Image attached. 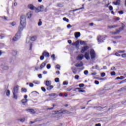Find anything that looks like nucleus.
Instances as JSON below:
<instances>
[{
    "instance_id": "obj_24",
    "label": "nucleus",
    "mask_w": 126,
    "mask_h": 126,
    "mask_svg": "<svg viewBox=\"0 0 126 126\" xmlns=\"http://www.w3.org/2000/svg\"><path fill=\"white\" fill-rule=\"evenodd\" d=\"M56 6H57V7H63V3H59Z\"/></svg>"
},
{
    "instance_id": "obj_5",
    "label": "nucleus",
    "mask_w": 126,
    "mask_h": 126,
    "mask_svg": "<svg viewBox=\"0 0 126 126\" xmlns=\"http://www.w3.org/2000/svg\"><path fill=\"white\" fill-rule=\"evenodd\" d=\"M54 114H61V113H62V114H71V112H70V111H68L66 110H63L61 112L60 110L58 111H54Z\"/></svg>"
},
{
    "instance_id": "obj_58",
    "label": "nucleus",
    "mask_w": 126,
    "mask_h": 126,
    "mask_svg": "<svg viewBox=\"0 0 126 126\" xmlns=\"http://www.w3.org/2000/svg\"><path fill=\"white\" fill-rule=\"evenodd\" d=\"M38 26H41L42 25V22L39 21L38 23Z\"/></svg>"
},
{
    "instance_id": "obj_20",
    "label": "nucleus",
    "mask_w": 126,
    "mask_h": 126,
    "mask_svg": "<svg viewBox=\"0 0 126 126\" xmlns=\"http://www.w3.org/2000/svg\"><path fill=\"white\" fill-rule=\"evenodd\" d=\"M48 96H49L50 97H55L56 96H58V94H48Z\"/></svg>"
},
{
    "instance_id": "obj_47",
    "label": "nucleus",
    "mask_w": 126,
    "mask_h": 126,
    "mask_svg": "<svg viewBox=\"0 0 126 126\" xmlns=\"http://www.w3.org/2000/svg\"><path fill=\"white\" fill-rule=\"evenodd\" d=\"M29 86H30V87H34V84L32 83H30L29 84Z\"/></svg>"
},
{
    "instance_id": "obj_50",
    "label": "nucleus",
    "mask_w": 126,
    "mask_h": 126,
    "mask_svg": "<svg viewBox=\"0 0 126 126\" xmlns=\"http://www.w3.org/2000/svg\"><path fill=\"white\" fill-rule=\"evenodd\" d=\"M30 42V39L29 38H27V40H26V43L27 44H29V42Z\"/></svg>"
},
{
    "instance_id": "obj_56",
    "label": "nucleus",
    "mask_w": 126,
    "mask_h": 126,
    "mask_svg": "<svg viewBox=\"0 0 126 126\" xmlns=\"http://www.w3.org/2000/svg\"><path fill=\"white\" fill-rule=\"evenodd\" d=\"M2 19H3V20H7V17H2Z\"/></svg>"
},
{
    "instance_id": "obj_25",
    "label": "nucleus",
    "mask_w": 126,
    "mask_h": 126,
    "mask_svg": "<svg viewBox=\"0 0 126 126\" xmlns=\"http://www.w3.org/2000/svg\"><path fill=\"white\" fill-rule=\"evenodd\" d=\"M27 99H23L22 100L21 102L22 104H25L27 102H28Z\"/></svg>"
},
{
    "instance_id": "obj_37",
    "label": "nucleus",
    "mask_w": 126,
    "mask_h": 126,
    "mask_svg": "<svg viewBox=\"0 0 126 126\" xmlns=\"http://www.w3.org/2000/svg\"><path fill=\"white\" fill-rule=\"evenodd\" d=\"M118 53H119V54H122V53H126V50H119L118 51Z\"/></svg>"
},
{
    "instance_id": "obj_8",
    "label": "nucleus",
    "mask_w": 126,
    "mask_h": 126,
    "mask_svg": "<svg viewBox=\"0 0 126 126\" xmlns=\"http://www.w3.org/2000/svg\"><path fill=\"white\" fill-rule=\"evenodd\" d=\"M28 8L31 10H34V9H36V7H35L33 4H30L28 5Z\"/></svg>"
},
{
    "instance_id": "obj_29",
    "label": "nucleus",
    "mask_w": 126,
    "mask_h": 126,
    "mask_svg": "<svg viewBox=\"0 0 126 126\" xmlns=\"http://www.w3.org/2000/svg\"><path fill=\"white\" fill-rule=\"evenodd\" d=\"M21 91H22V92H27V89H26L24 88H23L21 89Z\"/></svg>"
},
{
    "instance_id": "obj_62",
    "label": "nucleus",
    "mask_w": 126,
    "mask_h": 126,
    "mask_svg": "<svg viewBox=\"0 0 126 126\" xmlns=\"http://www.w3.org/2000/svg\"><path fill=\"white\" fill-rule=\"evenodd\" d=\"M38 77H39V78H42V74H39L38 75Z\"/></svg>"
},
{
    "instance_id": "obj_14",
    "label": "nucleus",
    "mask_w": 126,
    "mask_h": 126,
    "mask_svg": "<svg viewBox=\"0 0 126 126\" xmlns=\"http://www.w3.org/2000/svg\"><path fill=\"white\" fill-rule=\"evenodd\" d=\"M32 15H33V12L32 11H30L27 14L28 18H31L32 17Z\"/></svg>"
},
{
    "instance_id": "obj_31",
    "label": "nucleus",
    "mask_w": 126,
    "mask_h": 126,
    "mask_svg": "<svg viewBox=\"0 0 126 126\" xmlns=\"http://www.w3.org/2000/svg\"><path fill=\"white\" fill-rule=\"evenodd\" d=\"M53 88H54V86L50 85L49 86V88H48L47 89L48 90H52Z\"/></svg>"
},
{
    "instance_id": "obj_21",
    "label": "nucleus",
    "mask_w": 126,
    "mask_h": 126,
    "mask_svg": "<svg viewBox=\"0 0 126 126\" xmlns=\"http://www.w3.org/2000/svg\"><path fill=\"white\" fill-rule=\"evenodd\" d=\"M76 89L79 90L78 92L80 93H85V90H80V89L78 88H76Z\"/></svg>"
},
{
    "instance_id": "obj_60",
    "label": "nucleus",
    "mask_w": 126,
    "mask_h": 126,
    "mask_svg": "<svg viewBox=\"0 0 126 126\" xmlns=\"http://www.w3.org/2000/svg\"><path fill=\"white\" fill-rule=\"evenodd\" d=\"M71 25H70V24H68V25H67V28H68V29H69V28H71Z\"/></svg>"
},
{
    "instance_id": "obj_30",
    "label": "nucleus",
    "mask_w": 126,
    "mask_h": 126,
    "mask_svg": "<svg viewBox=\"0 0 126 126\" xmlns=\"http://www.w3.org/2000/svg\"><path fill=\"white\" fill-rule=\"evenodd\" d=\"M51 58L53 60V61H55V60H56V55H55V54H53L51 56Z\"/></svg>"
},
{
    "instance_id": "obj_16",
    "label": "nucleus",
    "mask_w": 126,
    "mask_h": 126,
    "mask_svg": "<svg viewBox=\"0 0 126 126\" xmlns=\"http://www.w3.org/2000/svg\"><path fill=\"white\" fill-rule=\"evenodd\" d=\"M75 65L77 67H81L83 65V63L82 62H81L80 63H77Z\"/></svg>"
},
{
    "instance_id": "obj_28",
    "label": "nucleus",
    "mask_w": 126,
    "mask_h": 126,
    "mask_svg": "<svg viewBox=\"0 0 126 126\" xmlns=\"http://www.w3.org/2000/svg\"><path fill=\"white\" fill-rule=\"evenodd\" d=\"M6 96H9V95H10V91H9V90H7V92L6 93Z\"/></svg>"
},
{
    "instance_id": "obj_48",
    "label": "nucleus",
    "mask_w": 126,
    "mask_h": 126,
    "mask_svg": "<svg viewBox=\"0 0 126 126\" xmlns=\"http://www.w3.org/2000/svg\"><path fill=\"white\" fill-rule=\"evenodd\" d=\"M0 39H3V38H4L5 36L4 35V34H1L0 35Z\"/></svg>"
},
{
    "instance_id": "obj_13",
    "label": "nucleus",
    "mask_w": 126,
    "mask_h": 126,
    "mask_svg": "<svg viewBox=\"0 0 126 126\" xmlns=\"http://www.w3.org/2000/svg\"><path fill=\"white\" fill-rule=\"evenodd\" d=\"M42 55L46 58H49V57H50V54H49V53L46 51H44L43 52Z\"/></svg>"
},
{
    "instance_id": "obj_4",
    "label": "nucleus",
    "mask_w": 126,
    "mask_h": 126,
    "mask_svg": "<svg viewBox=\"0 0 126 126\" xmlns=\"http://www.w3.org/2000/svg\"><path fill=\"white\" fill-rule=\"evenodd\" d=\"M91 58L92 60H94L96 58V53L93 49H91L90 51Z\"/></svg>"
},
{
    "instance_id": "obj_49",
    "label": "nucleus",
    "mask_w": 126,
    "mask_h": 126,
    "mask_svg": "<svg viewBox=\"0 0 126 126\" xmlns=\"http://www.w3.org/2000/svg\"><path fill=\"white\" fill-rule=\"evenodd\" d=\"M44 56L42 55L41 56H40V61H43V60H44Z\"/></svg>"
},
{
    "instance_id": "obj_6",
    "label": "nucleus",
    "mask_w": 126,
    "mask_h": 126,
    "mask_svg": "<svg viewBox=\"0 0 126 126\" xmlns=\"http://www.w3.org/2000/svg\"><path fill=\"white\" fill-rule=\"evenodd\" d=\"M19 86H16L14 87L13 90L12 91V93L13 94H18V90H19Z\"/></svg>"
},
{
    "instance_id": "obj_55",
    "label": "nucleus",
    "mask_w": 126,
    "mask_h": 126,
    "mask_svg": "<svg viewBox=\"0 0 126 126\" xmlns=\"http://www.w3.org/2000/svg\"><path fill=\"white\" fill-rule=\"evenodd\" d=\"M84 74H85V75H87V74H88V70H85L84 72Z\"/></svg>"
},
{
    "instance_id": "obj_53",
    "label": "nucleus",
    "mask_w": 126,
    "mask_h": 126,
    "mask_svg": "<svg viewBox=\"0 0 126 126\" xmlns=\"http://www.w3.org/2000/svg\"><path fill=\"white\" fill-rule=\"evenodd\" d=\"M119 54L120 53H116L115 56H116L117 57H121V55H120Z\"/></svg>"
},
{
    "instance_id": "obj_54",
    "label": "nucleus",
    "mask_w": 126,
    "mask_h": 126,
    "mask_svg": "<svg viewBox=\"0 0 126 126\" xmlns=\"http://www.w3.org/2000/svg\"><path fill=\"white\" fill-rule=\"evenodd\" d=\"M79 86V87H84V84H80Z\"/></svg>"
},
{
    "instance_id": "obj_27",
    "label": "nucleus",
    "mask_w": 126,
    "mask_h": 126,
    "mask_svg": "<svg viewBox=\"0 0 126 126\" xmlns=\"http://www.w3.org/2000/svg\"><path fill=\"white\" fill-rule=\"evenodd\" d=\"M78 44H79V40L76 41L75 43H73L72 45L73 46H77Z\"/></svg>"
},
{
    "instance_id": "obj_19",
    "label": "nucleus",
    "mask_w": 126,
    "mask_h": 126,
    "mask_svg": "<svg viewBox=\"0 0 126 126\" xmlns=\"http://www.w3.org/2000/svg\"><path fill=\"white\" fill-rule=\"evenodd\" d=\"M120 2H121V0H117L116 2H113V4L115 5H118L120 4Z\"/></svg>"
},
{
    "instance_id": "obj_46",
    "label": "nucleus",
    "mask_w": 126,
    "mask_h": 126,
    "mask_svg": "<svg viewBox=\"0 0 126 126\" xmlns=\"http://www.w3.org/2000/svg\"><path fill=\"white\" fill-rule=\"evenodd\" d=\"M56 68L57 69H61V66H60V65H57L56 66Z\"/></svg>"
},
{
    "instance_id": "obj_3",
    "label": "nucleus",
    "mask_w": 126,
    "mask_h": 126,
    "mask_svg": "<svg viewBox=\"0 0 126 126\" xmlns=\"http://www.w3.org/2000/svg\"><path fill=\"white\" fill-rule=\"evenodd\" d=\"M43 10H44V5H43L39 6L37 8H35L36 13H38L40 11H43Z\"/></svg>"
},
{
    "instance_id": "obj_43",
    "label": "nucleus",
    "mask_w": 126,
    "mask_h": 126,
    "mask_svg": "<svg viewBox=\"0 0 126 126\" xmlns=\"http://www.w3.org/2000/svg\"><path fill=\"white\" fill-rule=\"evenodd\" d=\"M55 82H60V79L59 78H56L55 79Z\"/></svg>"
},
{
    "instance_id": "obj_17",
    "label": "nucleus",
    "mask_w": 126,
    "mask_h": 126,
    "mask_svg": "<svg viewBox=\"0 0 126 126\" xmlns=\"http://www.w3.org/2000/svg\"><path fill=\"white\" fill-rule=\"evenodd\" d=\"M79 37H80V32H75V38L77 39V38H78Z\"/></svg>"
},
{
    "instance_id": "obj_26",
    "label": "nucleus",
    "mask_w": 126,
    "mask_h": 126,
    "mask_svg": "<svg viewBox=\"0 0 126 126\" xmlns=\"http://www.w3.org/2000/svg\"><path fill=\"white\" fill-rule=\"evenodd\" d=\"M45 85L46 86H50V85H51V82H50L49 81H46V83H45Z\"/></svg>"
},
{
    "instance_id": "obj_15",
    "label": "nucleus",
    "mask_w": 126,
    "mask_h": 126,
    "mask_svg": "<svg viewBox=\"0 0 126 126\" xmlns=\"http://www.w3.org/2000/svg\"><path fill=\"white\" fill-rule=\"evenodd\" d=\"M27 112H29L31 114H35L36 113L35 110H34V109H27Z\"/></svg>"
},
{
    "instance_id": "obj_45",
    "label": "nucleus",
    "mask_w": 126,
    "mask_h": 126,
    "mask_svg": "<svg viewBox=\"0 0 126 126\" xmlns=\"http://www.w3.org/2000/svg\"><path fill=\"white\" fill-rule=\"evenodd\" d=\"M75 79H77V80L79 79V75H76L75 76Z\"/></svg>"
},
{
    "instance_id": "obj_22",
    "label": "nucleus",
    "mask_w": 126,
    "mask_h": 126,
    "mask_svg": "<svg viewBox=\"0 0 126 126\" xmlns=\"http://www.w3.org/2000/svg\"><path fill=\"white\" fill-rule=\"evenodd\" d=\"M116 27H117V25L108 26V28H109V29H113V28H116Z\"/></svg>"
},
{
    "instance_id": "obj_23",
    "label": "nucleus",
    "mask_w": 126,
    "mask_h": 126,
    "mask_svg": "<svg viewBox=\"0 0 126 126\" xmlns=\"http://www.w3.org/2000/svg\"><path fill=\"white\" fill-rule=\"evenodd\" d=\"M125 90H126V87H124L122 88L119 89L118 90L119 92H122V91H124Z\"/></svg>"
},
{
    "instance_id": "obj_36",
    "label": "nucleus",
    "mask_w": 126,
    "mask_h": 126,
    "mask_svg": "<svg viewBox=\"0 0 126 126\" xmlns=\"http://www.w3.org/2000/svg\"><path fill=\"white\" fill-rule=\"evenodd\" d=\"M63 20L64 21H66V22H69V20H68V19H67L66 18H63Z\"/></svg>"
},
{
    "instance_id": "obj_33",
    "label": "nucleus",
    "mask_w": 126,
    "mask_h": 126,
    "mask_svg": "<svg viewBox=\"0 0 126 126\" xmlns=\"http://www.w3.org/2000/svg\"><path fill=\"white\" fill-rule=\"evenodd\" d=\"M63 85H68V82L67 81L63 82Z\"/></svg>"
},
{
    "instance_id": "obj_11",
    "label": "nucleus",
    "mask_w": 126,
    "mask_h": 126,
    "mask_svg": "<svg viewBox=\"0 0 126 126\" xmlns=\"http://www.w3.org/2000/svg\"><path fill=\"white\" fill-rule=\"evenodd\" d=\"M88 49H89V46H84V47L82 48V50H81V53H84V52H85V51H87V50H88Z\"/></svg>"
},
{
    "instance_id": "obj_32",
    "label": "nucleus",
    "mask_w": 126,
    "mask_h": 126,
    "mask_svg": "<svg viewBox=\"0 0 126 126\" xmlns=\"http://www.w3.org/2000/svg\"><path fill=\"white\" fill-rule=\"evenodd\" d=\"M18 121H19L21 123H24V122L25 121V118H22L21 119H19Z\"/></svg>"
},
{
    "instance_id": "obj_35",
    "label": "nucleus",
    "mask_w": 126,
    "mask_h": 126,
    "mask_svg": "<svg viewBox=\"0 0 126 126\" xmlns=\"http://www.w3.org/2000/svg\"><path fill=\"white\" fill-rule=\"evenodd\" d=\"M66 91H71L72 90V88L71 87H70L66 89Z\"/></svg>"
},
{
    "instance_id": "obj_9",
    "label": "nucleus",
    "mask_w": 126,
    "mask_h": 126,
    "mask_svg": "<svg viewBox=\"0 0 126 126\" xmlns=\"http://www.w3.org/2000/svg\"><path fill=\"white\" fill-rule=\"evenodd\" d=\"M47 63H48V62H47L46 61L42 63L40 66V69H43V68H44V67H45V66H46V65L47 64Z\"/></svg>"
},
{
    "instance_id": "obj_63",
    "label": "nucleus",
    "mask_w": 126,
    "mask_h": 126,
    "mask_svg": "<svg viewBox=\"0 0 126 126\" xmlns=\"http://www.w3.org/2000/svg\"><path fill=\"white\" fill-rule=\"evenodd\" d=\"M95 126H101V124L98 123V124H95Z\"/></svg>"
},
{
    "instance_id": "obj_40",
    "label": "nucleus",
    "mask_w": 126,
    "mask_h": 126,
    "mask_svg": "<svg viewBox=\"0 0 126 126\" xmlns=\"http://www.w3.org/2000/svg\"><path fill=\"white\" fill-rule=\"evenodd\" d=\"M84 8V7H81V8H78V9H76L75 10H73V11H76L77 10H80V9H83Z\"/></svg>"
},
{
    "instance_id": "obj_64",
    "label": "nucleus",
    "mask_w": 126,
    "mask_h": 126,
    "mask_svg": "<svg viewBox=\"0 0 126 126\" xmlns=\"http://www.w3.org/2000/svg\"><path fill=\"white\" fill-rule=\"evenodd\" d=\"M109 9H110V10H113V6H109Z\"/></svg>"
},
{
    "instance_id": "obj_38",
    "label": "nucleus",
    "mask_w": 126,
    "mask_h": 126,
    "mask_svg": "<svg viewBox=\"0 0 126 126\" xmlns=\"http://www.w3.org/2000/svg\"><path fill=\"white\" fill-rule=\"evenodd\" d=\"M80 45H84L85 44V41L79 40Z\"/></svg>"
},
{
    "instance_id": "obj_57",
    "label": "nucleus",
    "mask_w": 126,
    "mask_h": 126,
    "mask_svg": "<svg viewBox=\"0 0 126 126\" xmlns=\"http://www.w3.org/2000/svg\"><path fill=\"white\" fill-rule=\"evenodd\" d=\"M122 58H126V53L123 54L122 55Z\"/></svg>"
},
{
    "instance_id": "obj_10",
    "label": "nucleus",
    "mask_w": 126,
    "mask_h": 126,
    "mask_svg": "<svg viewBox=\"0 0 126 126\" xmlns=\"http://www.w3.org/2000/svg\"><path fill=\"white\" fill-rule=\"evenodd\" d=\"M124 28H125V25H123L122 28H119V30H117L116 32H114V34H119L121 31L124 30Z\"/></svg>"
},
{
    "instance_id": "obj_44",
    "label": "nucleus",
    "mask_w": 126,
    "mask_h": 126,
    "mask_svg": "<svg viewBox=\"0 0 126 126\" xmlns=\"http://www.w3.org/2000/svg\"><path fill=\"white\" fill-rule=\"evenodd\" d=\"M111 75H112V76L116 75V72H115V71L111 72Z\"/></svg>"
},
{
    "instance_id": "obj_39",
    "label": "nucleus",
    "mask_w": 126,
    "mask_h": 126,
    "mask_svg": "<svg viewBox=\"0 0 126 126\" xmlns=\"http://www.w3.org/2000/svg\"><path fill=\"white\" fill-rule=\"evenodd\" d=\"M33 83H34V84H39L40 83V82L38 81H33Z\"/></svg>"
},
{
    "instance_id": "obj_41",
    "label": "nucleus",
    "mask_w": 126,
    "mask_h": 126,
    "mask_svg": "<svg viewBox=\"0 0 126 126\" xmlns=\"http://www.w3.org/2000/svg\"><path fill=\"white\" fill-rule=\"evenodd\" d=\"M101 77H105L106 76V73L103 72L101 74Z\"/></svg>"
},
{
    "instance_id": "obj_61",
    "label": "nucleus",
    "mask_w": 126,
    "mask_h": 126,
    "mask_svg": "<svg viewBox=\"0 0 126 126\" xmlns=\"http://www.w3.org/2000/svg\"><path fill=\"white\" fill-rule=\"evenodd\" d=\"M16 23L15 22H13L11 23L12 26H15Z\"/></svg>"
},
{
    "instance_id": "obj_18",
    "label": "nucleus",
    "mask_w": 126,
    "mask_h": 126,
    "mask_svg": "<svg viewBox=\"0 0 126 126\" xmlns=\"http://www.w3.org/2000/svg\"><path fill=\"white\" fill-rule=\"evenodd\" d=\"M30 40L31 41H36L37 40V36H33L31 38Z\"/></svg>"
},
{
    "instance_id": "obj_42",
    "label": "nucleus",
    "mask_w": 126,
    "mask_h": 126,
    "mask_svg": "<svg viewBox=\"0 0 126 126\" xmlns=\"http://www.w3.org/2000/svg\"><path fill=\"white\" fill-rule=\"evenodd\" d=\"M47 69H50L51 68V64H48L46 66Z\"/></svg>"
},
{
    "instance_id": "obj_59",
    "label": "nucleus",
    "mask_w": 126,
    "mask_h": 126,
    "mask_svg": "<svg viewBox=\"0 0 126 126\" xmlns=\"http://www.w3.org/2000/svg\"><path fill=\"white\" fill-rule=\"evenodd\" d=\"M94 83H95V84H96V85H99V81H94Z\"/></svg>"
},
{
    "instance_id": "obj_1",
    "label": "nucleus",
    "mask_w": 126,
    "mask_h": 126,
    "mask_svg": "<svg viewBox=\"0 0 126 126\" xmlns=\"http://www.w3.org/2000/svg\"><path fill=\"white\" fill-rule=\"evenodd\" d=\"M26 26V16L24 15H22L21 16L20 21V26L19 27V32L16 33V35L13 38V41H17L21 38V32L23 31V29Z\"/></svg>"
},
{
    "instance_id": "obj_52",
    "label": "nucleus",
    "mask_w": 126,
    "mask_h": 126,
    "mask_svg": "<svg viewBox=\"0 0 126 126\" xmlns=\"http://www.w3.org/2000/svg\"><path fill=\"white\" fill-rule=\"evenodd\" d=\"M41 90L43 91V92H46V89L44 87H41Z\"/></svg>"
},
{
    "instance_id": "obj_2",
    "label": "nucleus",
    "mask_w": 126,
    "mask_h": 126,
    "mask_svg": "<svg viewBox=\"0 0 126 126\" xmlns=\"http://www.w3.org/2000/svg\"><path fill=\"white\" fill-rule=\"evenodd\" d=\"M97 40L99 43V44L102 43V42H104V40H105V37L103 35H98L97 37Z\"/></svg>"
},
{
    "instance_id": "obj_7",
    "label": "nucleus",
    "mask_w": 126,
    "mask_h": 126,
    "mask_svg": "<svg viewBox=\"0 0 126 126\" xmlns=\"http://www.w3.org/2000/svg\"><path fill=\"white\" fill-rule=\"evenodd\" d=\"M84 58V56L83 54H79L77 57V61H82V60H83V58Z\"/></svg>"
},
{
    "instance_id": "obj_12",
    "label": "nucleus",
    "mask_w": 126,
    "mask_h": 126,
    "mask_svg": "<svg viewBox=\"0 0 126 126\" xmlns=\"http://www.w3.org/2000/svg\"><path fill=\"white\" fill-rule=\"evenodd\" d=\"M84 57L86 60H90V56L89 55V53L85 52Z\"/></svg>"
},
{
    "instance_id": "obj_51",
    "label": "nucleus",
    "mask_w": 126,
    "mask_h": 126,
    "mask_svg": "<svg viewBox=\"0 0 126 126\" xmlns=\"http://www.w3.org/2000/svg\"><path fill=\"white\" fill-rule=\"evenodd\" d=\"M3 69H5V70L8 69V66H3Z\"/></svg>"
},
{
    "instance_id": "obj_34",
    "label": "nucleus",
    "mask_w": 126,
    "mask_h": 126,
    "mask_svg": "<svg viewBox=\"0 0 126 126\" xmlns=\"http://www.w3.org/2000/svg\"><path fill=\"white\" fill-rule=\"evenodd\" d=\"M13 94V98L14 99H17V94Z\"/></svg>"
}]
</instances>
